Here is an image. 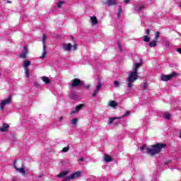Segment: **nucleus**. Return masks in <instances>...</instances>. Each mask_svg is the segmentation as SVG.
Returning a JSON list of instances; mask_svg holds the SVG:
<instances>
[{"label": "nucleus", "instance_id": "obj_49", "mask_svg": "<svg viewBox=\"0 0 181 181\" xmlns=\"http://www.w3.org/2000/svg\"><path fill=\"white\" fill-rule=\"evenodd\" d=\"M86 88H90V85H88V86H86Z\"/></svg>", "mask_w": 181, "mask_h": 181}, {"label": "nucleus", "instance_id": "obj_50", "mask_svg": "<svg viewBox=\"0 0 181 181\" xmlns=\"http://www.w3.org/2000/svg\"><path fill=\"white\" fill-rule=\"evenodd\" d=\"M180 138H181V132H180Z\"/></svg>", "mask_w": 181, "mask_h": 181}, {"label": "nucleus", "instance_id": "obj_46", "mask_svg": "<svg viewBox=\"0 0 181 181\" xmlns=\"http://www.w3.org/2000/svg\"><path fill=\"white\" fill-rule=\"evenodd\" d=\"M7 4H12V1L7 0Z\"/></svg>", "mask_w": 181, "mask_h": 181}, {"label": "nucleus", "instance_id": "obj_22", "mask_svg": "<svg viewBox=\"0 0 181 181\" xmlns=\"http://www.w3.org/2000/svg\"><path fill=\"white\" fill-rule=\"evenodd\" d=\"M103 86V83H101V81H98V83L96 86V90L99 91V90H101V86Z\"/></svg>", "mask_w": 181, "mask_h": 181}, {"label": "nucleus", "instance_id": "obj_48", "mask_svg": "<svg viewBox=\"0 0 181 181\" xmlns=\"http://www.w3.org/2000/svg\"><path fill=\"white\" fill-rule=\"evenodd\" d=\"M170 163V161H167V162L165 163V165H168Z\"/></svg>", "mask_w": 181, "mask_h": 181}, {"label": "nucleus", "instance_id": "obj_30", "mask_svg": "<svg viewBox=\"0 0 181 181\" xmlns=\"http://www.w3.org/2000/svg\"><path fill=\"white\" fill-rule=\"evenodd\" d=\"M69 149H70V146H67L66 147H64L62 148V152H64V153L69 152Z\"/></svg>", "mask_w": 181, "mask_h": 181}, {"label": "nucleus", "instance_id": "obj_4", "mask_svg": "<svg viewBox=\"0 0 181 181\" xmlns=\"http://www.w3.org/2000/svg\"><path fill=\"white\" fill-rule=\"evenodd\" d=\"M46 35H42V56L40 57V59H45L46 57L47 52H46Z\"/></svg>", "mask_w": 181, "mask_h": 181}, {"label": "nucleus", "instance_id": "obj_13", "mask_svg": "<svg viewBox=\"0 0 181 181\" xmlns=\"http://www.w3.org/2000/svg\"><path fill=\"white\" fill-rule=\"evenodd\" d=\"M104 160L106 163H110V162H112V157L110 156L108 154L104 155Z\"/></svg>", "mask_w": 181, "mask_h": 181}, {"label": "nucleus", "instance_id": "obj_32", "mask_svg": "<svg viewBox=\"0 0 181 181\" xmlns=\"http://www.w3.org/2000/svg\"><path fill=\"white\" fill-rule=\"evenodd\" d=\"M113 84L116 88H118V87H119V82H118V81H115L113 82Z\"/></svg>", "mask_w": 181, "mask_h": 181}, {"label": "nucleus", "instance_id": "obj_39", "mask_svg": "<svg viewBox=\"0 0 181 181\" xmlns=\"http://www.w3.org/2000/svg\"><path fill=\"white\" fill-rule=\"evenodd\" d=\"M141 66H142V64H141V63H136L135 67H136V69H139V67H141Z\"/></svg>", "mask_w": 181, "mask_h": 181}, {"label": "nucleus", "instance_id": "obj_43", "mask_svg": "<svg viewBox=\"0 0 181 181\" xmlns=\"http://www.w3.org/2000/svg\"><path fill=\"white\" fill-rule=\"evenodd\" d=\"M129 2H130L129 0H124V3H125V4H129Z\"/></svg>", "mask_w": 181, "mask_h": 181}, {"label": "nucleus", "instance_id": "obj_9", "mask_svg": "<svg viewBox=\"0 0 181 181\" xmlns=\"http://www.w3.org/2000/svg\"><path fill=\"white\" fill-rule=\"evenodd\" d=\"M25 52L23 53H21L19 55H18V57L20 59H26V57L28 56V47L26 46H25L23 47Z\"/></svg>", "mask_w": 181, "mask_h": 181}, {"label": "nucleus", "instance_id": "obj_28", "mask_svg": "<svg viewBox=\"0 0 181 181\" xmlns=\"http://www.w3.org/2000/svg\"><path fill=\"white\" fill-rule=\"evenodd\" d=\"M64 5V1H60L57 3V8H62V6Z\"/></svg>", "mask_w": 181, "mask_h": 181}, {"label": "nucleus", "instance_id": "obj_3", "mask_svg": "<svg viewBox=\"0 0 181 181\" xmlns=\"http://www.w3.org/2000/svg\"><path fill=\"white\" fill-rule=\"evenodd\" d=\"M177 76V73L176 72H172L171 74L168 75H161L160 76V80L161 81H169L172 80V78H174Z\"/></svg>", "mask_w": 181, "mask_h": 181}, {"label": "nucleus", "instance_id": "obj_36", "mask_svg": "<svg viewBox=\"0 0 181 181\" xmlns=\"http://www.w3.org/2000/svg\"><path fill=\"white\" fill-rule=\"evenodd\" d=\"M165 119H170V115L169 113H166L165 115Z\"/></svg>", "mask_w": 181, "mask_h": 181}, {"label": "nucleus", "instance_id": "obj_11", "mask_svg": "<svg viewBox=\"0 0 181 181\" xmlns=\"http://www.w3.org/2000/svg\"><path fill=\"white\" fill-rule=\"evenodd\" d=\"M104 4L105 5L112 6V5H117V0H106V2H105Z\"/></svg>", "mask_w": 181, "mask_h": 181}, {"label": "nucleus", "instance_id": "obj_29", "mask_svg": "<svg viewBox=\"0 0 181 181\" xmlns=\"http://www.w3.org/2000/svg\"><path fill=\"white\" fill-rule=\"evenodd\" d=\"M25 77H27V78H29L30 74H29V69H25Z\"/></svg>", "mask_w": 181, "mask_h": 181}, {"label": "nucleus", "instance_id": "obj_5", "mask_svg": "<svg viewBox=\"0 0 181 181\" xmlns=\"http://www.w3.org/2000/svg\"><path fill=\"white\" fill-rule=\"evenodd\" d=\"M11 103H12V97L9 95L7 99L4 100L1 102L0 103L1 111H4V110L5 109V106L8 105L9 104H11Z\"/></svg>", "mask_w": 181, "mask_h": 181}, {"label": "nucleus", "instance_id": "obj_27", "mask_svg": "<svg viewBox=\"0 0 181 181\" xmlns=\"http://www.w3.org/2000/svg\"><path fill=\"white\" fill-rule=\"evenodd\" d=\"M160 33L159 31H157V32L156 33L154 39H155L156 40H157V39H159V37H160Z\"/></svg>", "mask_w": 181, "mask_h": 181}, {"label": "nucleus", "instance_id": "obj_14", "mask_svg": "<svg viewBox=\"0 0 181 181\" xmlns=\"http://www.w3.org/2000/svg\"><path fill=\"white\" fill-rule=\"evenodd\" d=\"M109 107H112V108H115L118 105V103L115 102V100H110L108 103Z\"/></svg>", "mask_w": 181, "mask_h": 181}, {"label": "nucleus", "instance_id": "obj_12", "mask_svg": "<svg viewBox=\"0 0 181 181\" xmlns=\"http://www.w3.org/2000/svg\"><path fill=\"white\" fill-rule=\"evenodd\" d=\"M71 45L70 43H67V44H64L63 45V49L65 52H70V50H71Z\"/></svg>", "mask_w": 181, "mask_h": 181}, {"label": "nucleus", "instance_id": "obj_20", "mask_svg": "<svg viewBox=\"0 0 181 181\" xmlns=\"http://www.w3.org/2000/svg\"><path fill=\"white\" fill-rule=\"evenodd\" d=\"M122 117H110L109 118V125H111L115 121V119H121Z\"/></svg>", "mask_w": 181, "mask_h": 181}, {"label": "nucleus", "instance_id": "obj_26", "mask_svg": "<svg viewBox=\"0 0 181 181\" xmlns=\"http://www.w3.org/2000/svg\"><path fill=\"white\" fill-rule=\"evenodd\" d=\"M30 64V61H25L23 65V67L25 69H28V67H29V65Z\"/></svg>", "mask_w": 181, "mask_h": 181}, {"label": "nucleus", "instance_id": "obj_10", "mask_svg": "<svg viewBox=\"0 0 181 181\" xmlns=\"http://www.w3.org/2000/svg\"><path fill=\"white\" fill-rule=\"evenodd\" d=\"M9 128V124H6V123H4L2 127H0V132H6V131H8Z\"/></svg>", "mask_w": 181, "mask_h": 181}, {"label": "nucleus", "instance_id": "obj_47", "mask_svg": "<svg viewBox=\"0 0 181 181\" xmlns=\"http://www.w3.org/2000/svg\"><path fill=\"white\" fill-rule=\"evenodd\" d=\"M63 119V117L59 118V121H62Z\"/></svg>", "mask_w": 181, "mask_h": 181}, {"label": "nucleus", "instance_id": "obj_25", "mask_svg": "<svg viewBox=\"0 0 181 181\" xmlns=\"http://www.w3.org/2000/svg\"><path fill=\"white\" fill-rule=\"evenodd\" d=\"M77 122H78V119L75 118V119L71 120V124L72 125H77Z\"/></svg>", "mask_w": 181, "mask_h": 181}, {"label": "nucleus", "instance_id": "obj_38", "mask_svg": "<svg viewBox=\"0 0 181 181\" xmlns=\"http://www.w3.org/2000/svg\"><path fill=\"white\" fill-rule=\"evenodd\" d=\"M147 87H148V84L146 83V82H144L142 88L143 90H146Z\"/></svg>", "mask_w": 181, "mask_h": 181}, {"label": "nucleus", "instance_id": "obj_2", "mask_svg": "<svg viewBox=\"0 0 181 181\" xmlns=\"http://www.w3.org/2000/svg\"><path fill=\"white\" fill-rule=\"evenodd\" d=\"M138 68L136 66L133 71L130 72L129 76L127 78V88L129 90H132V87H134V83L138 80Z\"/></svg>", "mask_w": 181, "mask_h": 181}, {"label": "nucleus", "instance_id": "obj_19", "mask_svg": "<svg viewBox=\"0 0 181 181\" xmlns=\"http://www.w3.org/2000/svg\"><path fill=\"white\" fill-rule=\"evenodd\" d=\"M69 174V171L66 170V171H63L62 173H60L58 175L57 177H64V176H66V175Z\"/></svg>", "mask_w": 181, "mask_h": 181}, {"label": "nucleus", "instance_id": "obj_33", "mask_svg": "<svg viewBox=\"0 0 181 181\" xmlns=\"http://www.w3.org/2000/svg\"><path fill=\"white\" fill-rule=\"evenodd\" d=\"M117 46L119 47V52H122V47L121 46V42L119 41H117Z\"/></svg>", "mask_w": 181, "mask_h": 181}, {"label": "nucleus", "instance_id": "obj_1", "mask_svg": "<svg viewBox=\"0 0 181 181\" xmlns=\"http://www.w3.org/2000/svg\"><path fill=\"white\" fill-rule=\"evenodd\" d=\"M167 145L162 143H157L156 144L151 145L150 146H143L140 148L141 152L143 153H147L150 156H155L158 153L162 152V149L166 148Z\"/></svg>", "mask_w": 181, "mask_h": 181}, {"label": "nucleus", "instance_id": "obj_18", "mask_svg": "<svg viewBox=\"0 0 181 181\" xmlns=\"http://www.w3.org/2000/svg\"><path fill=\"white\" fill-rule=\"evenodd\" d=\"M84 107H86V105L79 104L75 107L76 111H80V110H83V108H84Z\"/></svg>", "mask_w": 181, "mask_h": 181}, {"label": "nucleus", "instance_id": "obj_6", "mask_svg": "<svg viewBox=\"0 0 181 181\" xmlns=\"http://www.w3.org/2000/svg\"><path fill=\"white\" fill-rule=\"evenodd\" d=\"M80 175H81V172L80 171L75 172L73 174H71L70 176L65 177L64 181L73 180V179L80 177Z\"/></svg>", "mask_w": 181, "mask_h": 181}, {"label": "nucleus", "instance_id": "obj_44", "mask_svg": "<svg viewBox=\"0 0 181 181\" xmlns=\"http://www.w3.org/2000/svg\"><path fill=\"white\" fill-rule=\"evenodd\" d=\"M177 52L181 54V48H178Z\"/></svg>", "mask_w": 181, "mask_h": 181}, {"label": "nucleus", "instance_id": "obj_51", "mask_svg": "<svg viewBox=\"0 0 181 181\" xmlns=\"http://www.w3.org/2000/svg\"><path fill=\"white\" fill-rule=\"evenodd\" d=\"M180 7L181 8V3H180Z\"/></svg>", "mask_w": 181, "mask_h": 181}, {"label": "nucleus", "instance_id": "obj_40", "mask_svg": "<svg viewBox=\"0 0 181 181\" xmlns=\"http://www.w3.org/2000/svg\"><path fill=\"white\" fill-rule=\"evenodd\" d=\"M77 49V44H74L73 45V49L76 50Z\"/></svg>", "mask_w": 181, "mask_h": 181}, {"label": "nucleus", "instance_id": "obj_37", "mask_svg": "<svg viewBox=\"0 0 181 181\" xmlns=\"http://www.w3.org/2000/svg\"><path fill=\"white\" fill-rule=\"evenodd\" d=\"M149 33H151V30H149V28H147L146 30V36H149Z\"/></svg>", "mask_w": 181, "mask_h": 181}, {"label": "nucleus", "instance_id": "obj_15", "mask_svg": "<svg viewBox=\"0 0 181 181\" xmlns=\"http://www.w3.org/2000/svg\"><path fill=\"white\" fill-rule=\"evenodd\" d=\"M90 21H91L92 25H97V23H98V20H97V17L94 16L90 17Z\"/></svg>", "mask_w": 181, "mask_h": 181}, {"label": "nucleus", "instance_id": "obj_42", "mask_svg": "<svg viewBox=\"0 0 181 181\" xmlns=\"http://www.w3.org/2000/svg\"><path fill=\"white\" fill-rule=\"evenodd\" d=\"M79 160H81V162H83V161L84 160V158L81 157V158H79Z\"/></svg>", "mask_w": 181, "mask_h": 181}, {"label": "nucleus", "instance_id": "obj_52", "mask_svg": "<svg viewBox=\"0 0 181 181\" xmlns=\"http://www.w3.org/2000/svg\"><path fill=\"white\" fill-rule=\"evenodd\" d=\"M0 76H1V73H0Z\"/></svg>", "mask_w": 181, "mask_h": 181}, {"label": "nucleus", "instance_id": "obj_23", "mask_svg": "<svg viewBox=\"0 0 181 181\" xmlns=\"http://www.w3.org/2000/svg\"><path fill=\"white\" fill-rule=\"evenodd\" d=\"M14 162H16V165H18V169H21V166H23V163H22V161L16 162V160H14Z\"/></svg>", "mask_w": 181, "mask_h": 181}, {"label": "nucleus", "instance_id": "obj_16", "mask_svg": "<svg viewBox=\"0 0 181 181\" xmlns=\"http://www.w3.org/2000/svg\"><path fill=\"white\" fill-rule=\"evenodd\" d=\"M148 46L150 47H156V46H158V41L153 40L148 43Z\"/></svg>", "mask_w": 181, "mask_h": 181}, {"label": "nucleus", "instance_id": "obj_8", "mask_svg": "<svg viewBox=\"0 0 181 181\" xmlns=\"http://www.w3.org/2000/svg\"><path fill=\"white\" fill-rule=\"evenodd\" d=\"M13 166L15 168V169L16 170H18V172H20V173H22V175H26V171L25 170V168H23V167L18 168V165H16V161L13 162Z\"/></svg>", "mask_w": 181, "mask_h": 181}, {"label": "nucleus", "instance_id": "obj_31", "mask_svg": "<svg viewBox=\"0 0 181 181\" xmlns=\"http://www.w3.org/2000/svg\"><path fill=\"white\" fill-rule=\"evenodd\" d=\"M144 5L139 6L137 9H136V12H141V11H142V9H144Z\"/></svg>", "mask_w": 181, "mask_h": 181}, {"label": "nucleus", "instance_id": "obj_45", "mask_svg": "<svg viewBox=\"0 0 181 181\" xmlns=\"http://www.w3.org/2000/svg\"><path fill=\"white\" fill-rule=\"evenodd\" d=\"M34 86H35L36 87H37V86H39V83H34Z\"/></svg>", "mask_w": 181, "mask_h": 181}, {"label": "nucleus", "instance_id": "obj_35", "mask_svg": "<svg viewBox=\"0 0 181 181\" xmlns=\"http://www.w3.org/2000/svg\"><path fill=\"white\" fill-rule=\"evenodd\" d=\"M98 93V90H97L96 89L94 90V92L92 93V97H95V95H97Z\"/></svg>", "mask_w": 181, "mask_h": 181}, {"label": "nucleus", "instance_id": "obj_7", "mask_svg": "<svg viewBox=\"0 0 181 181\" xmlns=\"http://www.w3.org/2000/svg\"><path fill=\"white\" fill-rule=\"evenodd\" d=\"M83 83H84V81H82L78 78H74L71 81V87H78V86H81Z\"/></svg>", "mask_w": 181, "mask_h": 181}, {"label": "nucleus", "instance_id": "obj_41", "mask_svg": "<svg viewBox=\"0 0 181 181\" xmlns=\"http://www.w3.org/2000/svg\"><path fill=\"white\" fill-rule=\"evenodd\" d=\"M76 112H77V111L73 110V111L71 112V115H74V114H76Z\"/></svg>", "mask_w": 181, "mask_h": 181}, {"label": "nucleus", "instance_id": "obj_21", "mask_svg": "<svg viewBox=\"0 0 181 181\" xmlns=\"http://www.w3.org/2000/svg\"><path fill=\"white\" fill-rule=\"evenodd\" d=\"M143 40L144 42H151V37L149 35H145L143 37Z\"/></svg>", "mask_w": 181, "mask_h": 181}, {"label": "nucleus", "instance_id": "obj_24", "mask_svg": "<svg viewBox=\"0 0 181 181\" xmlns=\"http://www.w3.org/2000/svg\"><path fill=\"white\" fill-rule=\"evenodd\" d=\"M121 13H122V6H119L118 13H117V18L121 16Z\"/></svg>", "mask_w": 181, "mask_h": 181}, {"label": "nucleus", "instance_id": "obj_34", "mask_svg": "<svg viewBox=\"0 0 181 181\" xmlns=\"http://www.w3.org/2000/svg\"><path fill=\"white\" fill-rule=\"evenodd\" d=\"M130 112L129 111H127L122 117H119V118H124V117H128V115H129Z\"/></svg>", "mask_w": 181, "mask_h": 181}, {"label": "nucleus", "instance_id": "obj_17", "mask_svg": "<svg viewBox=\"0 0 181 181\" xmlns=\"http://www.w3.org/2000/svg\"><path fill=\"white\" fill-rule=\"evenodd\" d=\"M41 78L45 84H50V79H49V78L47 76H42Z\"/></svg>", "mask_w": 181, "mask_h": 181}]
</instances>
